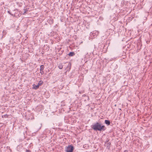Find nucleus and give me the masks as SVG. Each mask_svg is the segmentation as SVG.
Wrapping results in <instances>:
<instances>
[{"instance_id": "nucleus-1", "label": "nucleus", "mask_w": 152, "mask_h": 152, "mask_svg": "<svg viewBox=\"0 0 152 152\" xmlns=\"http://www.w3.org/2000/svg\"><path fill=\"white\" fill-rule=\"evenodd\" d=\"M91 128L96 131H104L106 129L104 126L102 125L101 123L98 122H96L92 125Z\"/></svg>"}, {"instance_id": "nucleus-2", "label": "nucleus", "mask_w": 152, "mask_h": 152, "mask_svg": "<svg viewBox=\"0 0 152 152\" xmlns=\"http://www.w3.org/2000/svg\"><path fill=\"white\" fill-rule=\"evenodd\" d=\"M73 150V147L72 145H70L66 147L65 151L66 152H72Z\"/></svg>"}, {"instance_id": "nucleus-3", "label": "nucleus", "mask_w": 152, "mask_h": 152, "mask_svg": "<svg viewBox=\"0 0 152 152\" xmlns=\"http://www.w3.org/2000/svg\"><path fill=\"white\" fill-rule=\"evenodd\" d=\"M44 68V66L43 65H42L40 66V72L42 75H43L44 74V72L43 71Z\"/></svg>"}, {"instance_id": "nucleus-4", "label": "nucleus", "mask_w": 152, "mask_h": 152, "mask_svg": "<svg viewBox=\"0 0 152 152\" xmlns=\"http://www.w3.org/2000/svg\"><path fill=\"white\" fill-rule=\"evenodd\" d=\"M33 88L35 89H37V88H39V87L38 85H36L34 84L33 85Z\"/></svg>"}, {"instance_id": "nucleus-5", "label": "nucleus", "mask_w": 152, "mask_h": 152, "mask_svg": "<svg viewBox=\"0 0 152 152\" xmlns=\"http://www.w3.org/2000/svg\"><path fill=\"white\" fill-rule=\"evenodd\" d=\"M105 123L107 125H109L110 124V121L108 120H105Z\"/></svg>"}, {"instance_id": "nucleus-6", "label": "nucleus", "mask_w": 152, "mask_h": 152, "mask_svg": "<svg viewBox=\"0 0 152 152\" xmlns=\"http://www.w3.org/2000/svg\"><path fill=\"white\" fill-rule=\"evenodd\" d=\"M43 83V82L42 80H40L39 82L37 85L39 86L42 85Z\"/></svg>"}, {"instance_id": "nucleus-7", "label": "nucleus", "mask_w": 152, "mask_h": 152, "mask_svg": "<svg viewBox=\"0 0 152 152\" xmlns=\"http://www.w3.org/2000/svg\"><path fill=\"white\" fill-rule=\"evenodd\" d=\"M74 55L75 53L73 52H71L69 53L68 54L69 56H74Z\"/></svg>"}, {"instance_id": "nucleus-8", "label": "nucleus", "mask_w": 152, "mask_h": 152, "mask_svg": "<svg viewBox=\"0 0 152 152\" xmlns=\"http://www.w3.org/2000/svg\"><path fill=\"white\" fill-rule=\"evenodd\" d=\"M85 58H90L89 55L88 53H86V54L85 55Z\"/></svg>"}, {"instance_id": "nucleus-9", "label": "nucleus", "mask_w": 152, "mask_h": 152, "mask_svg": "<svg viewBox=\"0 0 152 152\" xmlns=\"http://www.w3.org/2000/svg\"><path fill=\"white\" fill-rule=\"evenodd\" d=\"M58 68L60 69H61L63 68V65L61 64H59L58 66Z\"/></svg>"}, {"instance_id": "nucleus-10", "label": "nucleus", "mask_w": 152, "mask_h": 152, "mask_svg": "<svg viewBox=\"0 0 152 152\" xmlns=\"http://www.w3.org/2000/svg\"><path fill=\"white\" fill-rule=\"evenodd\" d=\"M9 115L7 114L5 115H4L2 116V118H7L8 117Z\"/></svg>"}, {"instance_id": "nucleus-11", "label": "nucleus", "mask_w": 152, "mask_h": 152, "mask_svg": "<svg viewBox=\"0 0 152 152\" xmlns=\"http://www.w3.org/2000/svg\"><path fill=\"white\" fill-rule=\"evenodd\" d=\"M8 12L10 14L12 15H13L12 14H11V13L10 12V11H8Z\"/></svg>"}, {"instance_id": "nucleus-12", "label": "nucleus", "mask_w": 152, "mask_h": 152, "mask_svg": "<svg viewBox=\"0 0 152 152\" xmlns=\"http://www.w3.org/2000/svg\"><path fill=\"white\" fill-rule=\"evenodd\" d=\"M29 150H26V152H29Z\"/></svg>"}]
</instances>
